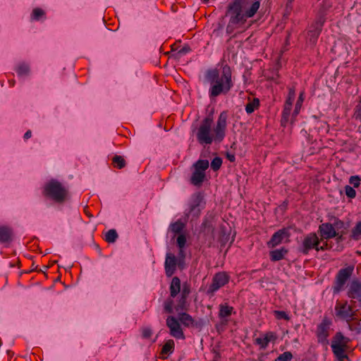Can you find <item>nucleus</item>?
I'll list each match as a JSON object with an SVG mask.
<instances>
[{"mask_svg":"<svg viewBox=\"0 0 361 361\" xmlns=\"http://www.w3.org/2000/svg\"><path fill=\"white\" fill-rule=\"evenodd\" d=\"M288 250L285 247L276 249L269 252L270 259L272 262L279 261L284 258Z\"/></svg>","mask_w":361,"mask_h":361,"instance_id":"24","label":"nucleus"},{"mask_svg":"<svg viewBox=\"0 0 361 361\" xmlns=\"http://www.w3.org/2000/svg\"><path fill=\"white\" fill-rule=\"evenodd\" d=\"M259 107V100L257 98H254L252 101L249 102L245 105V111L250 114Z\"/></svg>","mask_w":361,"mask_h":361,"instance_id":"28","label":"nucleus"},{"mask_svg":"<svg viewBox=\"0 0 361 361\" xmlns=\"http://www.w3.org/2000/svg\"><path fill=\"white\" fill-rule=\"evenodd\" d=\"M200 202L201 199L200 196L197 195L193 197L192 201L190 205V210L187 215L189 216H192V219H197L201 213L200 209Z\"/></svg>","mask_w":361,"mask_h":361,"instance_id":"17","label":"nucleus"},{"mask_svg":"<svg viewBox=\"0 0 361 361\" xmlns=\"http://www.w3.org/2000/svg\"><path fill=\"white\" fill-rule=\"evenodd\" d=\"M226 158L231 161V162H234L235 161V157L234 154H226Z\"/></svg>","mask_w":361,"mask_h":361,"instance_id":"49","label":"nucleus"},{"mask_svg":"<svg viewBox=\"0 0 361 361\" xmlns=\"http://www.w3.org/2000/svg\"><path fill=\"white\" fill-rule=\"evenodd\" d=\"M324 21L325 19L324 18V17H319V19H317L312 25L314 27V30L309 31L308 35L310 36V39L313 43H314L317 41L322 31Z\"/></svg>","mask_w":361,"mask_h":361,"instance_id":"16","label":"nucleus"},{"mask_svg":"<svg viewBox=\"0 0 361 361\" xmlns=\"http://www.w3.org/2000/svg\"><path fill=\"white\" fill-rule=\"evenodd\" d=\"M329 248L330 247H329L328 243L326 242H324L322 245H319L317 246V251H324Z\"/></svg>","mask_w":361,"mask_h":361,"instance_id":"48","label":"nucleus"},{"mask_svg":"<svg viewBox=\"0 0 361 361\" xmlns=\"http://www.w3.org/2000/svg\"><path fill=\"white\" fill-rule=\"evenodd\" d=\"M13 231L8 226H0V242L10 243L13 239Z\"/></svg>","mask_w":361,"mask_h":361,"instance_id":"22","label":"nucleus"},{"mask_svg":"<svg viewBox=\"0 0 361 361\" xmlns=\"http://www.w3.org/2000/svg\"><path fill=\"white\" fill-rule=\"evenodd\" d=\"M118 238V233L115 229L109 230L105 234V240L107 243H113Z\"/></svg>","mask_w":361,"mask_h":361,"instance_id":"32","label":"nucleus"},{"mask_svg":"<svg viewBox=\"0 0 361 361\" xmlns=\"http://www.w3.org/2000/svg\"><path fill=\"white\" fill-rule=\"evenodd\" d=\"M186 243V237L183 234H180L177 238V245L180 248V252H182V249L185 247Z\"/></svg>","mask_w":361,"mask_h":361,"instance_id":"42","label":"nucleus"},{"mask_svg":"<svg viewBox=\"0 0 361 361\" xmlns=\"http://www.w3.org/2000/svg\"><path fill=\"white\" fill-rule=\"evenodd\" d=\"M190 293V286L188 283H184L182 287L181 293L177 300V304L174 309L177 312L187 311L189 307V303L187 299Z\"/></svg>","mask_w":361,"mask_h":361,"instance_id":"12","label":"nucleus"},{"mask_svg":"<svg viewBox=\"0 0 361 361\" xmlns=\"http://www.w3.org/2000/svg\"><path fill=\"white\" fill-rule=\"evenodd\" d=\"M181 290L180 280L178 277L174 276L169 287L171 297L176 298L179 293H181Z\"/></svg>","mask_w":361,"mask_h":361,"instance_id":"23","label":"nucleus"},{"mask_svg":"<svg viewBox=\"0 0 361 361\" xmlns=\"http://www.w3.org/2000/svg\"><path fill=\"white\" fill-rule=\"evenodd\" d=\"M178 319L185 327L189 328L197 326L192 316L184 311L178 312Z\"/></svg>","mask_w":361,"mask_h":361,"instance_id":"19","label":"nucleus"},{"mask_svg":"<svg viewBox=\"0 0 361 361\" xmlns=\"http://www.w3.org/2000/svg\"><path fill=\"white\" fill-rule=\"evenodd\" d=\"M112 165L114 168L121 169L126 166V162L123 157L120 155H115L112 158Z\"/></svg>","mask_w":361,"mask_h":361,"instance_id":"29","label":"nucleus"},{"mask_svg":"<svg viewBox=\"0 0 361 361\" xmlns=\"http://www.w3.org/2000/svg\"><path fill=\"white\" fill-rule=\"evenodd\" d=\"M173 298L171 295L164 302V310L166 313H173Z\"/></svg>","mask_w":361,"mask_h":361,"instance_id":"35","label":"nucleus"},{"mask_svg":"<svg viewBox=\"0 0 361 361\" xmlns=\"http://www.w3.org/2000/svg\"><path fill=\"white\" fill-rule=\"evenodd\" d=\"M350 237L355 240L361 238V221L357 222L353 228Z\"/></svg>","mask_w":361,"mask_h":361,"instance_id":"34","label":"nucleus"},{"mask_svg":"<svg viewBox=\"0 0 361 361\" xmlns=\"http://www.w3.org/2000/svg\"><path fill=\"white\" fill-rule=\"evenodd\" d=\"M209 166V163L208 160L206 159H199L194 164V169L202 172H204Z\"/></svg>","mask_w":361,"mask_h":361,"instance_id":"30","label":"nucleus"},{"mask_svg":"<svg viewBox=\"0 0 361 361\" xmlns=\"http://www.w3.org/2000/svg\"><path fill=\"white\" fill-rule=\"evenodd\" d=\"M293 358V355L290 352L286 351L278 356L275 361H290Z\"/></svg>","mask_w":361,"mask_h":361,"instance_id":"41","label":"nucleus"},{"mask_svg":"<svg viewBox=\"0 0 361 361\" xmlns=\"http://www.w3.org/2000/svg\"><path fill=\"white\" fill-rule=\"evenodd\" d=\"M205 178V173L195 169L190 178V183L196 186L200 185Z\"/></svg>","mask_w":361,"mask_h":361,"instance_id":"25","label":"nucleus"},{"mask_svg":"<svg viewBox=\"0 0 361 361\" xmlns=\"http://www.w3.org/2000/svg\"><path fill=\"white\" fill-rule=\"evenodd\" d=\"M274 316L278 319H283L285 320H288L289 319L288 315L284 311L276 310V311H274Z\"/></svg>","mask_w":361,"mask_h":361,"instance_id":"46","label":"nucleus"},{"mask_svg":"<svg viewBox=\"0 0 361 361\" xmlns=\"http://www.w3.org/2000/svg\"><path fill=\"white\" fill-rule=\"evenodd\" d=\"M228 113L222 111L212 129L213 120L206 117L202 121L196 133V138L200 145H211L213 142H221L226 137L227 129Z\"/></svg>","mask_w":361,"mask_h":361,"instance_id":"3","label":"nucleus"},{"mask_svg":"<svg viewBox=\"0 0 361 361\" xmlns=\"http://www.w3.org/2000/svg\"><path fill=\"white\" fill-rule=\"evenodd\" d=\"M204 1L205 2H207V1H209V0H204Z\"/></svg>","mask_w":361,"mask_h":361,"instance_id":"55","label":"nucleus"},{"mask_svg":"<svg viewBox=\"0 0 361 361\" xmlns=\"http://www.w3.org/2000/svg\"><path fill=\"white\" fill-rule=\"evenodd\" d=\"M276 336L274 332L269 331L264 334L262 338H257L255 339V343L259 345L262 349H265L269 343L271 341H275Z\"/></svg>","mask_w":361,"mask_h":361,"instance_id":"21","label":"nucleus"},{"mask_svg":"<svg viewBox=\"0 0 361 361\" xmlns=\"http://www.w3.org/2000/svg\"><path fill=\"white\" fill-rule=\"evenodd\" d=\"M290 235L288 231L286 228L279 230L274 233L271 236L270 240L267 243L269 247H275L280 245L285 238H288Z\"/></svg>","mask_w":361,"mask_h":361,"instance_id":"15","label":"nucleus"},{"mask_svg":"<svg viewBox=\"0 0 361 361\" xmlns=\"http://www.w3.org/2000/svg\"><path fill=\"white\" fill-rule=\"evenodd\" d=\"M360 178L358 176H352L349 179L350 184L353 185L354 188H358L360 184Z\"/></svg>","mask_w":361,"mask_h":361,"instance_id":"45","label":"nucleus"},{"mask_svg":"<svg viewBox=\"0 0 361 361\" xmlns=\"http://www.w3.org/2000/svg\"><path fill=\"white\" fill-rule=\"evenodd\" d=\"M233 312V307L227 304L220 305L219 317L220 318H226L230 317Z\"/></svg>","mask_w":361,"mask_h":361,"instance_id":"26","label":"nucleus"},{"mask_svg":"<svg viewBox=\"0 0 361 361\" xmlns=\"http://www.w3.org/2000/svg\"><path fill=\"white\" fill-rule=\"evenodd\" d=\"M42 194L58 204H63L70 198L68 188L56 179H51L44 184Z\"/></svg>","mask_w":361,"mask_h":361,"instance_id":"4","label":"nucleus"},{"mask_svg":"<svg viewBox=\"0 0 361 361\" xmlns=\"http://www.w3.org/2000/svg\"><path fill=\"white\" fill-rule=\"evenodd\" d=\"M250 361H264L262 357H259L257 360H252Z\"/></svg>","mask_w":361,"mask_h":361,"instance_id":"53","label":"nucleus"},{"mask_svg":"<svg viewBox=\"0 0 361 361\" xmlns=\"http://www.w3.org/2000/svg\"><path fill=\"white\" fill-rule=\"evenodd\" d=\"M8 83L10 87H13L15 85L16 82L14 80H9Z\"/></svg>","mask_w":361,"mask_h":361,"instance_id":"51","label":"nucleus"},{"mask_svg":"<svg viewBox=\"0 0 361 361\" xmlns=\"http://www.w3.org/2000/svg\"><path fill=\"white\" fill-rule=\"evenodd\" d=\"M16 71L19 76L27 75L30 73V67L27 63H21L17 66Z\"/></svg>","mask_w":361,"mask_h":361,"instance_id":"31","label":"nucleus"},{"mask_svg":"<svg viewBox=\"0 0 361 361\" xmlns=\"http://www.w3.org/2000/svg\"><path fill=\"white\" fill-rule=\"evenodd\" d=\"M185 228V224L180 221H177L171 225V231L174 233H180Z\"/></svg>","mask_w":361,"mask_h":361,"instance_id":"38","label":"nucleus"},{"mask_svg":"<svg viewBox=\"0 0 361 361\" xmlns=\"http://www.w3.org/2000/svg\"><path fill=\"white\" fill-rule=\"evenodd\" d=\"M45 16V12L40 8L33 9L31 14V19L33 20H39Z\"/></svg>","mask_w":361,"mask_h":361,"instance_id":"36","label":"nucleus"},{"mask_svg":"<svg viewBox=\"0 0 361 361\" xmlns=\"http://www.w3.org/2000/svg\"><path fill=\"white\" fill-rule=\"evenodd\" d=\"M349 342V338L345 336L340 331L336 332L332 338L331 348L338 361H344L345 359L348 358L346 351Z\"/></svg>","mask_w":361,"mask_h":361,"instance_id":"5","label":"nucleus"},{"mask_svg":"<svg viewBox=\"0 0 361 361\" xmlns=\"http://www.w3.org/2000/svg\"><path fill=\"white\" fill-rule=\"evenodd\" d=\"M222 165V159L219 157H215L212 161V163H211V168L214 171H216L218 170H219V169L221 168Z\"/></svg>","mask_w":361,"mask_h":361,"instance_id":"40","label":"nucleus"},{"mask_svg":"<svg viewBox=\"0 0 361 361\" xmlns=\"http://www.w3.org/2000/svg\"><path fill=\"white\" fill-rule=\"evenodd\" d=\"M295 97V92L293 88L289 89L287 99L284 103L283 106L292 108L293 102Z\"/></svg>","mask_w":361,"mask_h":361,"instance_id":"33","label":"nucleus"},{"mask_svg":"<svg viewBox=\"0 0 361 361\" xmlns=\"http://www.w3.org/2000/svg\"><path fill=\"white\" fill-rule=\"evenodd\" d=\"M259 6L260 2L257 0H234L230 3L226 13L229 17L226 33L231 35L237 30H244L247 19L256 14Z\"/></svg>","mask_w":361,"mask_h":361,"instance_id":"1","label":"nucleus"},{"mask_svg":"<svg viewBox=\"0 0 361 361\" xmlns=\"http://www.w3.org/2000/svg\"><path fill=\"white\" fill-rule=\"evenodd\" d=\"M166 325L169 329V334L176 339L184 340L185 338L181 324L178 318L173 316H169L166 320Z\"/></svg>","mask_w":361,"mask_h":361,"instance_id":"10","label":"nucleus"},{"mask_svg":"<svg viewBox=\"0 0 361 361\" xmlns=\"http://www.w3.org/2000/svg\"><path fill=\"white\" fill-rule=\"evenodd\" d=\"M324 4L326 5L325 9H327L328 8L331 7V4H326V2H324Z\"/></svg>","mask_w":361,"mask_h":361,"instance_id":"52","label":"nucleus"},{"mask_svg":"<svg viewBox=\"0 0 361 361\" xmlns=\"http://www.w3.org/2000/svg\"><path fill=\"white\" fill-rule=\"evenodd\" d=\"M291 111L292 108L283 106L281 118V126L282 127H286L288 123L291 125L294 123L295 118H293Z\"/></svg>","mask_w":361,"mask_h":361,"instance_id":"20","label":"nucleus"},{"mask_svg":"<svg viewBox=\"0 0 361 361\" xmlns=\"http://www.w3.org/2000/svg\"><path fill=\"white\" fill-rule=\"evenodd\" d=\"M32 136V132L31 130H28L25 134H24V139L26 140L27 139H29L30 137H31Z\"/></svg>","mask_w":361,"mask_h":361,"instance_id":"50","label":"nucleus"},{"mask_svg":"<svg viewBox=\"0 0 361 361\" xmlns=\"http://www.w3.org/2000/svg\"><path fill=\"white\" fill-rule=\"evenodd\" d=\"M229 281V276L225 272H219L216 274L212 279V282L209 287V293H214L220 288L224 286Z\"/></svg>","mask_w":361,"mask_h":361,"instance_id":"13","label":"nucleus"},{"mask_svg":"<svg viewBox=\"0 0 361 361\" xmlns=\"http://www.w3.org/2000/svg\"><path fill=\"white\" fill-rule=\"evenodd\" d=\"M335 316L336 317L345 320L347 322L356 320L357 310H353L352 305L348 303V301L337 300L335 305Z\"/></svg>","mask_w":361,"mask_h":361,"instance_id":"7","label":"nucleus"},{"mask_svg":"<svg viewBox=\"0 0 361 361\" xmlns=\"http://www.w3.org/2000/svg\"><path fill=\"white\" fill-rule=\"evenodd\" d=\"M204 80L209 85L210 98L226 95L234 86L232 70L228 64L222 65L220 68L208 69L205 72Z\"/></svg>","mask_w":361,"mask_h":361,"instance_id":"2","label":"nucleus"},{"mask_svg":"<svg viewBox=\"0 0 361 361\" xmlns=\"http://www.w3.org/2000/svg\"><path fill=\"white\" fill-rule=\"evenodd\" d=\"M180 52H185V51H183V49H182V50H180Z\"/></svg>","mask_w":361,"mask_h":361,"instance_id":"54","label":"nucleus"},{"mask_svg":"<svg viewBox=\"0 0 361 361\" xmlns=\"http://www.w3.org/2000/svg\"><path fill=\"white\" fill-rule=\"evenodd\" d=\"M141 336L143 339L149 340L153 335V331L150 326H143L140 329Z\"/></svg>","mask_w":361,"mask_h":361,"instance_id":"37","label":"nucleus"},{"mask_svg":"<svg viewBox=\"0 0 361 361\" xmlns=\"http://www.w3.org/2000/svg\"><path fill=\"white\" fill-rule=\"evenodd\" d=\"M346 227L345 226V224H343V228L340 229L339 231H337L336 233H338V235L335 236L337 243H340L343 240V235L346 233Z\"/></svg>","mask_w":361,"mask_h":361,"instance_id":"43","label":"nucleus"},{"mask_svg":"<svg viewBox=\"0 0 361 361\" xmlns=\"http://www.w3.org/2000/svg\"><path fill=\"white\" fill-rule=\"evenodd\" d=\"M321 240L315 233H310L305 236L300 252L304 255H307L310 250L314 249L317 250V246L320 244Z\"/></svg>","mask_w":361,"mask_h":361,"instance_id":"11","label":"nucleus"},{"mask_svg":"<svg viewBox=\"0 0 361 361\" xmlns=\"http://www.w3.org/2000/svg\"><path fill=\"white\" fill-rule=\"evenodd\" d=\"M302 102H303V94L301 93L299 96V98H298L296 104H295V109L293 112V118H296V116L299 114Z\"/></svg>","mask_w":361,"mask_h":361,"instance_id":"39","label":"nucleus"},{"mask_svg":"<svg viewBox=\"0 0 361 361\" xmlns=\"http://www.w3.org/2000/svg\"><path fill=\"white\" fill-rule=\"evenodd\" d=\"M361 104L359 103L355 109H354V114L353 117L355 120H361Z\"/></svg>","mask_w":361,"mask_h":361,"instance_id":"47","label":"nucleus"},{"mask_svg":"<svg viewBox=\"0 0 361 361\" xmlns=\"http://www.w3.org/2000/svg\"><path fill=\"white\" fill-rule=\"evenodd\" d=\"M331 325V320L326 317H324L317 325L315 334L318 343L324 345L328 344V338L330 336Z\"/></svg>","mask_w":361,"mask_h":361,"instance_id":"9","label":"nucleus"},{"mask_svg":"<svg viewBox=\"0 0 361 361\" xmlns=\"http://www.w3.org/2000/svg\"><path fill=\"white\" fill-rule=\"evenodd\" d=\"M354 269L355 266L350 264L338 270L331 288L334 295L338 294L344 290L348 281L353 274Z\"/></svg>","mask_w":361,"mask_h":361,"instance_id":"6","label":"nucleus"},{"mask_svg":"<svg viewBox=\"0 0 361 361\" xmlns=\"http://www.w3.org/2000/svg\"><path fill=\"white\" fill-rule=\"evenodd\" d=\"M347 295L349 298L359 300L361 298V281L357 279L350 281L348 286Z\"/></svg>","mask_w":361,"mask_h":361,"instance_id":"14","label":"nucleus"},{"mask_svg":"<svg viewBox=\"0 0 361 361\" xmlns=\"http://www.w3.org/2000/svg\"><path fill=\"white\" fill-rule=\"evenodd\" d=\"M345 192L346 196L350 198H354L356 196L355 190L350 185H346L345 187Z\"/></svg>","mask_w":361,"mask_h":361,"instance_id":"44","label":"nucleus"},{"mask_svg":"<svg viewBox=\"0 0 361 361\" xmlns=\"http://www.w3.org/2000/svg\"><path fill=\"white\" fill-rule=\"evenodd\" d=\"M344 222L338 219H335L333 223H324L319 226V231L322 239H331L338 235L336 233L343 228Z\"/></svg>","mask_w":361,"mask_h":361,"instance_id":"8","label":"nucleus"},{"mask_svg":"<svg viewBox=\"0 0 361 361\" xmlns=\"http://www.w3.org/2000/svg\"><path fill=\"white\" fill-rule=\"evenodd\" d=\"M176 258L171 253H167L165 260V271L167 276H171L176 270Z\"/></svg>","mask_w":361,"mask_h":361,"instance_id":"18","label":"nucleus"},{"mask_svg":"<svg viewBox=\"0 0 361 361\" xmlns=\"http://www.w3.org/2000/svg\"><path fill=\"white\" fill-rule=\"evenodd\" d=\"M175 343L173 340L169 339L166 341L163 345L161 351V354L163 355H167L171 354L174 351Z\"/></svg>","mask_w":361,"mask_h":361,"instance_id":"27","label":"nucleus"},{"mask_svg":"<svg viewBox=\"0 0 361 361\" xmlns=\"http://www.w3.org/2000/svg\"><path fill=\"white\" fill-rule=\"evenodd\" d=\"M290 2L293 1V0H288Z\"/></svg>","mask_w":361,"mask_h":361,"instance_id":"56","label":"nucleus"}]
</instances>
